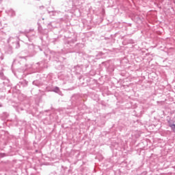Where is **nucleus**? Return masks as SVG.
<instances>
[{
    "label": "nucleus",
    "mask_w": 175,
    "mask_h": 175,
    "mask_svg": "<svg viewBox=\"0 0 175 175\" xmlns=\"http://www.w3.org/2000/svg\"><path fill=\"white\" fill-rule=\"evenodd\" d=\"M169 126H170V128H171V129H172V131L173 132H175V124H169Z\"/></svg>",
    "instance_id": "f257e3e1"
}]
</instances>
